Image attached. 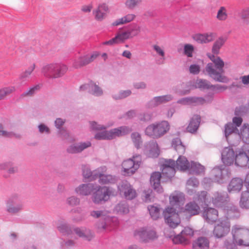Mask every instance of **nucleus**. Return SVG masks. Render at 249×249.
Wrapping results in <instances>:
<instances>
[{
    "instance_id": "obj_41",
    "label": "nucleus",
    "mask_w": 249,
    "mask_h": 249,
    "mask_svg": "<svg viewBox=\"0 0 249 249\" xmlns=\"http://www.w3.org/2000/svg\"><path fill=\"white\" fill-rule=\"evenodd\" d=\"M240 139L247 144H249V124H244L240 129V131L238 132Z\"/></svg>"
},
{
    "instance_id": "obj_64",
    "label": "nucleus",
    "mask_w": 249,
    "mask_h": 249,
    "mask_svg": "<svg viewBox=\"0 0 249 249\" xmlns=\"http://www.w3.org/2000/svg\"><path fill=\"white\" fill-rule=\"evenodd\" d=\"M186 184L188 186L197 187L198 186L199 182L196 178L193 177L190 178L187 180Z\"/></svg>"
},
{
    "instance_id": "obj_29",
    "label": "nucleus",
    "mask_w": 249,
    "mask_h": 249,
    "mask_svg": "<svg viewBox=\"0 0 249 249\" xmlns=\"http://www.w3.org/2000/svg\"><path fill=\"white\" fill-rule=\"evenodd\" d=\"M215 34L209 32L204 34H197L194 36L195 40L199 43H207L213 40Z\"/></svg>"
},
{
    "instance_id": "obj_32",
    "label": "nucleus",
    "mask_w": 249,
    "mask_h": 249,
    "mask_svg": "<svg viewBox=\"0 0 249 249\" xmlns=\"http://www.w3.org/2000/svg\"><path fill=\"white\" fill-rule=\"evenodd\" d=\"M95 189L92 183L82 184L75 189V192L80 195L88 196Z\"/></svg>"
},
{
    "instance_id": "obj_16",
    "label": "nucleus",
    "mask_w": 249,
    "mask_h": 249,
    "mask_svg": "<svg viewBox=\"0 0 249 249\" xmlns=\"http://www.w3.org/2000/svg\"><path fill=\"white\" fill-rule=\"evenodd\" d=\"M118 187L120 193L123 194L126 199L132 200L136 197V191L127 181H123L121 186Z\"/></svg>"
},
{
    "instance_id": "obj_48",
    "label": "nucleus",
    "mask_w": 249,
    "mask_h": 249,
    "mask_svg": "<svg viewBox=\"0 0 249 249\" xmlns=\"http://www.w3.org/2000/svg\"><path fill=\"white\" fill-rule=\"evenodd\" d=\"M240 205L242 208L249 209V191L242 192Z\"/></svg>"
},
{
    "instance_id": "obj_50",
    "label": "nucleus",
    "mask_w": 249,
    "mask_h": 249,
    "mask_svg": "<svg viewBox=\"0 0 249 249\" xmlns=\"http://www.w3.org/2000/svg\"><path fill=\"white\" fill-rule=\"evenodd\" d=\"M149 214L153 220L158 219L160 215V209L158 207L153 205L149 206L147 207Z\"/></svg>"
},
{
    "instance_id": "obj_8",
    "label": "nucleus",
    "mask_w": 249,
    "mask_h": 249,
    "mask_svg": "<svg viewBox=\"0 0 249 249\" xmlns=\"http://www.w3.org/2000/svg\"><path fill=\"white\" fill-rule=\"evenodd\" d=\"M213 179L215 182L222 184L227 182L230 178L231 173L229 167L225 166L214 167L212 171Z\"/></svg>"
},
{
    "instance_id": "obj_30",
    "label": "nucleus",
    "mask_w": 249,
    "mask_h": 249,
    "mask_svg": "<svg viewBox=\"0 0 249 249\" xmlns=\"http://www.w3.org/2000/svg\"><path fill=\"white\" fill-rule=\"evenodd\" d=\"M173 98V96L170 94L155 97L148 103V106L149 107H155L161 104L171 101Z\"/></svg>"
},
{
    "instance_id": "obj_12",
    "label": "nucleus",
    "mask_w": 249,
    "mask_h": 249,
    "mask_svg": "<svg viewBox=\"0 0 249 249\" xmlns=\"http://www.w3.org/2000/svg\"><path fill=\"white\" fill-rule=\"evenodd\" d=\"M228 200L229 197L226 193L215 192L213 194L210 201L215 207L222 208L227 205Z\"/></svg>"
},
{
    "instance_id": "obj_60",
    "label": "nucleus",
    "mask_w": 249,
    "mask_h": 249,
    "mask_svg": "<svg viewBox=\"0 0 249 249\" xmlns=\"http://www.w3.org/2000/svg\"><path fill=\"white\" fill-rule=\"evenodd\" d=\"M131 93L130 90H121L118 94H114L113 98L116 100L123 99L129 96Z\"/></svg>"
},
{
    "instance_id": "obj_21",
    "label": "nucleus",
    "mask_w": 249,
    "mask_h": 249,
    "mask_svg": "<svg viewBox=\"0 0 249 249\" xmlns=\"http://www.w3.org/2000/svg\"><path fill=\"white\" fill-rule=\"evenodd\" d=\"M184 195L183 193H178L176 194H172L169 197V203L170 206L167 208H173L174 210L181 211L182 207L181 202L184 199Z\"/></svg>"
},
{
    "instance_id": "obj_47",
    "label": "nucleus",
    "mask_w": 249,
    "mask_h": 249,
    "mask_svg": "<svg viewBox=\"0 0 249 249\" xmlns=\"http://www.w3.org/2000/svg\"><path fill=\"white\" fill-rule=\"evenodd\" d=\"M74 231L79 237L84 238L88 241H90L93 237V234L89 230H84L79 228H76L74 229Z\"/></svg>"
},
{
    "instance_id": "obj_36",
    "label": "nucleus",
    "mask_w": 249,
    "mask_h": 249,
    "mask_svg": "<svg viewBox=\"0 0 249 249\" xmlns=\"http://www.w3.org/2000/svg\"><path fill=\"white\" fill-rule=\"evenodd\" d=\"M190 163L187 158L181 155H179L175 162V167L180 171H185L189 169Z\"/></svg>"
},
{
    "instance_id": "obj_5",
    "label": "nucleus",
    "mask_w": 249,
    "mask_h": 249,
    "mask_svg": "<svg viewBox=\"0 0 249 249\" xmlns=\"http://www.w3.org/2000/svg\"><path fill=\"white\" fill-rule=\"evenodd\" d=\"M68 70V67L62 63H52L43 67L42 72L45 76L49 78L62 77Z\"/></svg>"
},
{
    "instance_id": "obj_37",
    "label": "nucleus",
    "mask_w": 249,
    "mask_h": 249,
    "mask_svg": "<svg viewBox=\"0 0 249 249\" xmlns=\"http://www.w3.org/2000/svg\"><path fill=\"white\" fill-rule=\"evenodd\" d=\"M148 145L149 149L147 150L148 156L153 158L158 157L160 154V149L157 142L155 141H151L149 142Z\"/></svg>"
},
{
    "instance_id": "obj_58",
    "label": "nucleus",
    "mask_w": 249,
    "mask_h": 249,
    "mask_svg": "<svg viewBox=\"0 0 249 249\" xmlns=\"http://www.w3.org/2000/svg\"><path fill=\"white\" fill-rule=\"evenodd\" d=\"M15 90L14 87H5L0 89V100L2 99L6 95L12 93Z\"/></svg>"
},
{
    "instance_id": "obj_24",
    "label": "nucleus",
    "mask_w": 249,
    "mask_h": 249,
    "mask_svg": "<svg viewBox=\"0 0 249 249\" xmlns=\"http://www.w3.org/2000/svg\"><path fill=\"white\" fill-rule=\"evenodd\" d=\"M86 89L88 90L89 93L96 96H101L103 94V90L101 88L92 81L89 82L88 84L82 85L80 87V90L83 91Z\"/></svg>"
},
{
    "instance_id": "obj_53",
    "label": "nucleus",
    "mask_w": 249,
    "mask_h": 249,
    "mask_svg": "<svg viewBox=\"0 0 249 249\" xmlns=\"http://www.w3.org/2000/svg\"><path fill=\"white\" fill-rule=\"evenodd\" d=\"M216 18L218 20L225 21L228 18V14L226 8L224 6L220 7L217 11Z\"/></svg>"
},
{
    "instance_id": "obj_3",
    "label": "nucleus",
    "mask_w": 249,
    "mask_h": 249,
    "mask_svg": "<svg viewBox=\"0 0 249 249\" xmlns=\"http://www.w3.org/2000/svg\"><path fill=\"white\" fill-rule=\"evenodd\" d=\"M105 212L103 211H93L90 212V215L94 218L101 217L103 221L97 224V228L101 231L106 230H111L118 224V220L116 217L109 216L105 214Z\"/></svg>"
},
{
    "instance_id": "obj_35",
    "label": "nucleus",
    "mask_w": 249,
    "mask_h": 249,
    "mask_svg": "<svg viewBox=\"0 0 249 249\" xmlns=\"http://www.w3.org/2000/svg\"><path fill=\"white\" fill-rule=\"evenodd\" d=\"M209 241L204 237L197 238L193 243V249H209Z\"/></svg>"
},
{
    "instance_id": "obj_14",
    "label": "nucleus",
    "mask_w": 249,
    "mask_h": 249,
    "mask_svg": "<svg viewBox=\"0 0 249 249\" xmlns=\"http://www.w3.org/2000/svg\"><path fill=\"white\" fill-rule=\"evenodd\" d=\"M98 52H94L91 54H87L78 57L73 62V67L76 69L80 68L92 62L99 55Z\"/></svg>"
},
{
    "instance_id": "obj_39",
    "label": "nucleus",
    "mask_w": 249,
    "mask_h": 249,
    "mask_svg": "<svg viewBox=\"0 0 249 249\" xmlns=\"http://www.w3.org/2000/svg\"><path fill=\"white\" fill-rule=\"evenodd\" d=\"M187 170L190 174L199 175L204 173L205 167L198 162L191 161L190 163V167Z\"/></svg>"
},
{
    "instance_id": "obj_54",
    "label": "nucleus",
    "mask_w": 249,
    "mask_h": 249,
    "mask_svg": "<svg viewBox=\"0 0 249 249\" xmlns=\"http://www.w3.org/2000/svg\"><path fill=\"white\" fill-rule=\"evenodd\" d=\"M131 137L135 146L139 148L142 143L140 134L138 132H134L131 134Z\"/></svg>"
},
{
    "instance_id": "obj_57",
    "label": "nucleus",
    "mask_w": 249,
    "mask_h": 249,
    "mask_svg": "<svg viewBox=\"0 0 249 249\" xmlns=\"http://www.w3.org/2000/svg\"><path fill=\"white\" fill-rule=\"evenodd\" d=\"M58 231L64 235H70L72 233V231L70 227L66 223L60 224L57 227Z\"/></svg>"
},
{
    "instance_id": "obj_56",
    "label": "nucleus",
    "mask_w": 249,
    "mask_h": 249,
    "mask_svg": "<svg viewBox=\"0 0 249 249\" xmlns=\"http://www.w3.org/2000/svg\"><path fill=\"white\" fill-rule=\"evenodd\" d=\"M239 16L245 23L249 24V7L242 9Z\"/></svg>"
},
{
    "instance_id": "obj_38",
    "label": "nucleus",
    "mask_w": 249,
    "mask_h": 249,
    "mask_svg": "<svg viewBox=\"0 0 249 249\" xmlns=\"http://www.w3.org/2000/svg\"><path fill=\"white\" fill-rule=\"evenodd\" d=\"M108 10V6L105 3L99 5L94 12L95 19L99 21L102 20L105 18Z\"/></svg>"
},
{
    "instance_id": "obj_23",
    "label": "nucleus",
    "mask_w": 249,
    "mask_h": 249,
    "mask_svg": "<svg viewBox=\"0 0 249 249\" xmlns=\"http://www.w3.org/2000/svg\"><path fill=\"white\" fill-rule=\"evenodd\" d=\"M193 235L194 231L193 229L190 227H186L182 230L179 234L175 236L173 239V242L176 244H185L187 240L184 235L192 236Z\"/></svg>"
},
{
    "instance_id": "obj_9",
    "label": "nucleus",
    "mask_w": 249,
    "mask_h": 249,
    "mask_svg": "<svg viewBox=\"0 0 249 249\" xmlns=\"http://www.w3.org/2000/svg\"><path fill=\"white\" fill-rule=\"evenodd\" d=\"M95 188L96 190L92 196V200L95 203L99 204L102 201H107L113 193L112 188L109 187H101L95 185Z\"/></svg>"
},
{
    "instance_id": "obj_43",
    "label": "nucleus",
    "mask_w": 249,
    "mask_h": 249,
    "mask_svg": "<svg viewBox=\"0 0 249 249\" xmlns=\"http://www.w3.org/2000/svg\"><path fill=\"white\" fill-rule=\"evenodd\" d=\"M97 178H99V182L101 184H105L108 183H114L116 182V179L115 176L110 175H104L97 174Z\"/></svg>"
},
{
    "instance_id": "obj_33",
    "label": "nucleus",
    "mask_w": 249,
    "mask_h": 249,
    "mask_svg": "<svg viewBox=\"0 0 249 249\" xmlns=\"http://www.w3.org/2000/svg\"><path fill=\"white\" fill-rule=\"evenodd\" d=\"M91 143L89 141L80 142L77 144H72L67 148L68 152L70 153H77L82 152L86 148L91 146Z\"/></svg>"
},
{
    "instance_id": "obj_4",
    "label": "nucleus",
    "mask_w": 249,
    "mask_h": 249,
    "mask_svg": "<svg viewBox=\"0 0 249 249\" xmlns=\"http://www.w3.org/2000/svg\"><path fill=\"white\" fill-rule=\"evenodd\" d=\"M169 128V123L166 121H162L149 125L145 130V133L152 138L157 139L166 134Z\"/></svg>"
},
{
    "instance_id": "obj_10",
    "label": "nucleus",
    "mask_w": 249,
    "mask_h": 249,
    "mask_svg": "<svg viewBox=\"0 0 249 249\" xmlns=\"http://www.w3.org/2000/svg\"><path fill=\"white\" fill-rule=\"evenodd\" d=\"M181 211H177L171 208H166L163 212L165 222L171 228H176L180 222L179 213Z\"/></svg>"
},
{
    "instance_id": "obj_15",
    "label": "nucleus",
    "mask_w": 249,
    "mask_h": 249,
    "mask_svg": "<svg viewBox=\"0 0 249 249\" xmlns=\"http://www.w3.org/2000/svg\"><path fill=\"white\" fill-rule=\"evenodd\" d=\"M175 161L172 159L165 160L162 165L161 175L168 179L174 176L175 174Z\"/></svg>"
},
{
    "instance_id": "obj_19",
    "label": "nucleus",
    "mask_w": 249,
    "mask_h": 249,
    "mask_svg": "<svg viewBox=\"0 0 249 249\" xmlns=\"http://www.w3.org/2000/svg\"><path fill=\"white\" fill-rule=\"evenodd\" d=\"M22 207L19 199L16 196L9 198L6 202L7 211L10 213H16L19 212Z\"/></svg>"
},
{
    "instance_id": "obj_2",
    "label": "nucleus",
    "mask_w": 249,
    "mask_h": 249,
    "mask_svg": "<svg viewBox=\"0 0 249 249\" xmlns=\"http://www.w3.org/2000/svg\"><path fill=\"white\" fill-rule=\"evenodd\" d=\"M227 218L219 220L218 223L214 226L213 234L214 237L221 238L227 235L230 231L231 225L228 218H235L239 216V212L236 206L231 207L227 209Z\"/></svg>"
},
{
    "instance_id": "obj_34",
    "label": "nucleus",
    "mask_w": 249,
    "mask_h": 249,
    "mask_svg": "<svg viewBox=\"0 0 249 249\" xmlns=\"http://www.w3.org/2000/svg\"><path fill=\"white\" fill-rule=\"evenodd\" d=\"M200 116L198 115H194L191 119L189 124L187 127V130L191 133L196 132L200 124Z\"/></svg>"
},
{
    "instance_id": "obj_7",
    "label": "nucleus",
    "mask_w": 249,
    "mask_h": 249,
    "mask_svg": "<svg viewBox=\"0 0 249 249\" xmlns=\"http://www.w3.org/2000/svg\"><path fill=\"white\" fill-rule=\"evenodd\" d=\"M142 159L139 155L133 156L132 158L124 160L122 163V167L124 175H133L139 168Z\"/></svg>"
},
{
    "instance_id": "obj_13",
    "label": "nucleus",
    "mask_w": 249,
    "mask_h": 249,
    "mask_svg": "<svg viewBox=\"0 0 249 249\" xmlns=\"http://www.w3.org/2000/svg\"><path fill=\"white\" fill-rule=\"evenodd\" d=\"M242 121L243 120L241 117H234L232 119L233 123H229L225 125L224 134L228 142V136L230 135L236 133V131L238 132L236 127L241 124Z\"/></svg>"
},
{
    "instance_id": "obj_40",
    "label": "nucleus",
    "mask_w": 249,
    "mask_h": 249,
    "mask_svg": "<svg viewBox=\"0 0 249 249\" xmlns=\"http://www.w3.org/2000/svg\"><path fill=\"white\" fill-rule=\"evenodd\" d=\"M114 212L118 214H125L129 213V206L125 200L120 201L114 207Z\"/></svg>"
},
{
    "instance_id": "obj_46",
    "label": "nucleus",
    "mask_w": 249,
    "mask_h": 249,
    "mask_svg": "<svg viewBox=\"0 0 249 249\" xmlns=\"http://www.w3.org/2000/svg\"><path fill=\"white\" fill-rule=\"evenodd\" d=\"M139 32L140 27L136 26L131 30L125 31L120 34L122 36V39L123 40V41H124L127 39L136 36L138 35Z\"/></svg>"
},
{
    "instance_id": "obj_28",
    "label": "nucleus",
    "mask_w": 249,
    "mask_h": 249,
    "mask_svg": "<svg viewBox=\"0 0 249 249\" xmlns=\"http://www.w3.org/2000/svg\"><path fill=\"white\" fill-rule=\"evenodd\" d=\"M243 181L242 178H234L230 181L227 189L229 193L239 192L243 187Z\"/></svg>"
},
{
    "instance_id": "obj_45",
    "label": "nucleus",
    "mask_w": 249,
    "mask_h": 249,
    "mask_svg": "<svg viewBox=\"0 0 249 249\" xmlns=\"http://www.w3.org/2000/svg\"><path fill=\"white\" fill-rule=\"evenodd\" d=\"M83 176L85 178H88L89 180L95 179L97 178L98 175L97 171L92 172L88 165H83L82 166Z\"/></svg>"
},
{
    "instance_id": "obj_27",
    "label": "nucleus",
    "mask_w": 249,
    "mask_h": 249,
    "mask_svg": "<svg viewBox=\"0 0 249 249\" xmlns=\"http://www.w3.org/2000/svg\"><path fill=\"white\" fill-rule=\"evenodd\" d=\"M205 100L201 97H187L179 99L177 103L183 105H198L204 104Z\"/></svg>"
},
{
    "instance_id": "obj_59",
    "label": "nucleus",
    "mask_w": 249,
    "mask_h": 249,
    "mask_svg": "<svg viewBox=\"0 0 249 249\" xmlns=\"http://www.w3.org/2000/svg\"><path fill=\"white\" fill-rule=\"evenodd\" d=\"M41 87L40 85H36V86H33L29 88V89L27 90L25 92H24L21 96L22 97H25L26 96H32L33 95L36 91L39 90Z\"/></svg>"
},
{
    "instance_id": "obj_25",
    "label": "nucleus",
    "mask_w": 249,
    "mask_h": 249,
    "mask_svg": "<svg viewBox=\"0 0 249 249\" xmlns=\"http://www.w3.org/2000/svg\"><path fill=\"white\" fill-rule=\"evenodd\" d=\"M200 212L199 206L194 200L185 205L183 211V213L186 214H188L189 217L198 214Z\"/></svg>"
},
{
    "instance_id": "obj_31",
    "label": "nucleus",
    "mask_w": 249,
    "mask_h": 249,
    "mask_svg": "<svg viewBox=\"0 0 249 249\" xmlns=\"http://www.w3.org/2000/svg\"><path fill=\"white\" fill-rule=\"evenodd\" d=\"M207 194V192L205 191L197 192L194 195L193 200L202 206L203 205L208 206L211 201L209 200Z\"/></svg>"
},
{
    "instance_id": "obj_11",
    "label": "nucleus",
    "mask_w": 249,
    "mask_h": 249,
    "mask_svg": "<svg viewBox=\"0 0 249 249\" xmlns=\"http://www.w3.org/2000/svg\"><path fill=\"white\" fill-rule=\"evenodd\" d=\"M134 235L143 242H148L157 238L156 232L149 228H142L135 231Z\"/></svg>"
},
{
    "instance_id": "obj_18",
    "label": "nucleus",
    "mask_w": 249,
    "mask_h": 249,
    "mask_svg": "<svg viewBox=\"0 0 249 249\" xmlns=\"http://www.w3.org/2000/svg\"><path fill=\"white\" fill-rule=\"evenodd\" d=\"M231 234L234 240H244L249 238V230L239 225H234L232 227Z\"/></svg>"
},
{
    "instance_id": "obj_42",
    "label": "nucleus",
    "mask_w": 249,
    "mask_h": 249,
    "mask_svg": "<svg viewBox=\"0 0 249 249\" xmlns=\"http://www.w3.org/2000/svg\"><path fill=\"white\" fill-rule=\"evenodd\" d=\"M135 17L136 16L134 14H129L120 18L116 19L111 24L113 26H116L127 23L132 21Z\"/></svg>"
},
{
    "instance_id": "obj_20",
    "label": "nucleus",
    "mask_w": 249,
    "mask_h": 249,
    "mask_svg": "<svg viewBox=\"0 0 249 249\" xmlns=\"http://www.w3.org/2000/svg\"><path fill=\"white\" fill-rule=\"evenodd\" d=\"M235 155L232 148L225 147L221 152V160L223 163L227 166L233 164L235 160Z\"/></svg>"
},
{
    "instance_id": "obj_62",
    "label": "nucleus",
    "mask_w": 249,
    "mask_h": 249,
    "mask_svg": "<svg viewBox=\"0 0 249 249\" xmlns=\"http://www.w3.org/2000/svg\"><path fill=\"white\" fill-rule=\"evenodd\" d=\"M228 89V87L225 85L220 84L212 85L211 90L215 93L223 91Z\"/></svg>"
},
{
    "instance_id": "obj_52",
    "label": "nucleus",
    "mask_w": 249,
    "mask_h": 249,
    "mask_svg": "<svg viewBox=\"0 0 249 249\" xmlns=\"http://www.w3.org/2000/svg\"><path fill=\"white\" fill-rule=\"evenodd\" d=\"M35 64H33L31 66L29 67L27 70H26L24 72L21 73L19 77L20 80H21L22 82L28 80L30 75L35 69Z\"/></svg>"
},
{
    "instance_id": "obj_17",
    "label": "nucleus",
    "mask_w": 249,
    "mask_h": 249,
    "mask_svg": "<svg viewBox=\"0 0 249 249\" xmlns=\"http://www.w3.org/2000/svg\"><path fill=\"white\" fill-rule=\"evenodd\" d=\"M235 164L241 167L249 168V149L240 151L235 156Z\"/></svg>"
},
{
    "instance_id": "obj_1",
    "label": "nucleus",
    "mask_w": 249,
    "mask_h": 249,
    "mask_svg": "<svg viewBox=\"0 0 249 249\" xmlns=\"http://www.w3.org/2000/svg\"><path fill=\"white\" fill-rule=\"evenodd\" d=\"M226 41V37L221 36L214 42L212 47L213 54L207 53L212 62L208 63L205 69V71L211 78L216 82L221 83H227L228 81V78L223 75L224 62L219 56H215L214 54L219 53L220 48Z\"/></svg>"
},
{
    "instance_id": "obj_51",
    "label": "nucleus",
    "mask_w": 249,
    "mask_h": 249,
    "mask_svg": "<svg viewBox=\"0 0 249 249\" xmlns=\"http://www.w3.org/2000/svg\"><path fill=\"white\" fill-rule=\"evenodd\" d=\"M238 240H234L233 238L227 239L224 244L225 249H237L236 245H239Z\"/></svg>"
},
{
    "instance_id": "obj_6",
    "label": "nucleus",
    "mask_w": 249,
    "mask_h": 249,
    "mask_svg": "<svg viewBox=\"0 0 249 249\" xmlns=\"http://www.w3.org/2000/svg\"><path fill=\"white\" fill-rule=\"evenodd\" d=\"M131 129L128 126H122L109 131L103 130L98 132L94 136L96 140H112L116 137L122 136L129 133Z\"/></svg>"
},
{
    "instance_id": "obj_63",
    "label": "nucleus",
    "mask_w": 249,
    "mask_h": 249,
    "mask_svg": "<svg viewBox=\"0 0 249 249\" xmlns=\"http://www.w3.org/2000/svg\"><path fill=\"white\" fill-rule=\"evenodd\" d=\"M141 2V0H126L125 4L126 6L129 9H133L138 5Z\"/></svg>"
},
{
    "instance_id": "obj_44",
    "label": "nucleus",
    "mask_w": 249,
    "mask_h": 249,
    "mask_svg": "<svg viewBox=\"0 0 249 249\" xmlns=\"http://www.w3.org/2000/svg\"><path fill=\"white\" fill-rule=\"evenodd\" d=\"M172 147L178 153L182 154L185 152V148L182 144L180 139L179 138H176L173 139L172 142Z\"/></svg>"
},
{
    "instance_id": "obj_22",
    "label": "nucleus",
    "mask_w": 249,
    "mask_h": 249,
    "mask_svg": "<svg viewBox=\"0 0 249 249\" xmlns=\"http://www.w3.org/2000/svg\"><path fill=\"white\" fill-rule=\"evenodd\" d=\"M218 215V213L216 209L207 207L203 208L202 217L207 223H213L217 219Z\"/></svg>"
},
{
    "instance_id": "obj_61",
    "label": "nucleus",
    "mask_w": 249,
    "mask_h": 249,
    "mask_svg": "<svg viewBox=\"0 0 249 249\" xmlns=\"http://www.w3.org/2000/svg\"><path fill=\"white\" fill-rule=\"evenodd\" d=\"M249 111V103L247 107L240 106L237 107L235 110V115L236 116H242L246 112Z\"/></svg>"
},
{
    "instance_id": "obj_55",
    "label": "nucleus",
    "mask_w": 249,
    "mask_h": 249,
    "mask_svg": "<svg viewBox=\"0 0 249 249\" xmlns=\"http://www.w3.org/2000/svg\"><path fill=\"white\" fill-rule=\"evenodd\" d=\"M123 40L122 39L121 34H118L114 37L110 39L109 40L105 41L103 42L102 44L104 45H113L115 44H118L119 43L123 42Z\"/></svg>"
},
{
    "instance_id": "obj_26",
    "label": "nucleus",
    "mask_w": 249,
    "mask_h": 249,
    "mask_svg": "<svg viewBox=\"0 0 249 249\" xmlns=\"http://www.w3.org/2000/svg\"><path fill=\"white\" fill-rule=\"evenodd\" d=\"M162 177L161 173L159 172L153 173L150 177V183L153 189L159 193H162L163 189L160 185V178Z\"/></svg>"
},
{
    "instance_id": "obj_49",
    "label": "nucleus",
    "mask_w": 249,
    "mask_h": 249,
    "mask_svg": "<svg viewBox=\"0 0 249 249\" xmlns=\"http://www.w3.org/2000/svg\"><path fill=\"white\" fill-rule=\"evenodd\" d=\"M196 87L201 90L211 89L212 84L211 83L205 79H199L197 80L196 82Z\"/></svg>"
}]
</instances>
